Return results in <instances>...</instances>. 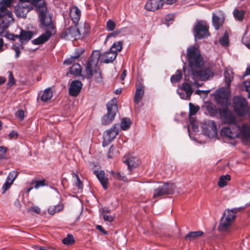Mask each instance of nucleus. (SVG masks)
I'll return each mask as SVG.
<instances>
[{"label": "nucleus", "instance_id": "79ce46f5", "mask_svg": "<svg viewBox=\"0 0 250 250\" xmlns=\"http://www.w3.org/2000/svg\"><path fill=\"white\" fill-rule=\"evenodd\" d=\"M189 116L194 115L200 109L199 107L195 106L191 103L189 104Z\"/></svg>", "mask_w": 250, "mask_h": 250}, {"label": "nucleus", "instance_id": "423d86ee", "mask_svg": "<svg viewBox=\"0 0 250 250\" xmlns=\"http://www.w3.org/2000/svg\"><path fill=\"white\" fill-rule=\"evenodd\" d=\"M107 113L102 118V124L103 125L110 124L114 119L118 112V105L116 100L112 99L106 104Z\"/></svg>", "mask_w": 250, "mask_h": 250}, {"label": "nucleus", "instance_id": "39448f33", "mask_svg": "<svg viewBox=\"0 0 250 250\" xmlns=\"http://www.w3.org/2000/svg\"><path fill=\"white\" fill-rule=\"evenodd\" d=\"M232 105L234 112L238 116L242 117L247 115L250 106L245 98L239 96H234Z\"/></svg>", "mask_w": 250, "mask_h": 250}, {"label": "nucleus", "instance_id": "680f3d73", "mask_svg": "<svg viewBox=\"0 0 250 250\" xmlns=\"http://www.w3.org/2000/svg\"><path fill=\"white\" fill-rule=\"evenodd\" d=\"M110 212H111V210L108 207H104L102 208V214H110Z\"/></svg>", "mask_w": 250, "mask_h": 250}, {"label": "nucleus", "instance_id": "1a4fd4ad", "mask_svg": "<svg viewBox=\"0 0 250 250\" xmlns=\"http://www.w3.org/2000/svg\"><path fill=\"white\" fill-rule=\"evenodd\" d=\"M77 25L71 26L63 31L61 35V38L65 40H76L82 37Z\"/></svg>", "mask_w": 250, "mask_h": 250}, {"label": "nucleus", "instance_id": "2eb2a0df", "mask_svg": "<svg viewBox=\"0 0 250 250\" xmlns=\"http://www.w3.org/2000/svg\"><path fill=\"white\" fill-rule=\"evenodd\" d=\"M123 162L127 166L128 169L129 170V174H131V171L134 168L138 167L141 161L140 159L136 157L129 156L128 157H124L123 158Z\"/></svg>", "mask_w": 250, "mask_h": 250}, {"label": "nucleus", "instance_id": "72a5a7b5", "mask_svg": "<svg viewBox=\"0 0 250 250\" xmlns=\"http://www.w3.org/2000/svg\"><path fill=\"white\" fill-rule=\"evenodd\" d=\"M123 42L121 41H118L114 42L110 48V50L118 54V52H120L123 48Z\"/></svg>", "mask_w": 250, "mask_h": 250}, {"label": "nucleus", "instance_id": "3c124183", "mask_svg": "<svg viewBox=\"0 0 250 250\" xmlns=\"http://www.w3.org/2000/svg\"><path fill=\"white\" fill-rule=\"evenodd\" d=\"M13 183H11L10 181H8L7 179H6V182L4 183V185H3L2 186V189H3V191H2V193L4 194L5 191L8 189H9L11 185Z\"/></svg>", "mask_w": 250, "mask_h": 250}, {"label": "nucleus", "instance_id": "4468645a", "mask_svg": "<svg viewBox=\"0 0 250 250\" xmlns=\"http://www.w3.org/2000/svg\"><path fill=\"white\" fill-rule=\"evenodd\" d=\"M193 74L198 77L201 80L206 81L213 77V72L209 67H208L200 70H195L193 71Z\"/></svg>", "mask_w": 250, "mask_h": 250}, {"label": "nucleus", "instance_id": "338daca9", "mask_svg": "<svg viewBox=\"0 0 250 250\" xmlns=\"http://www.w3.org/2000/svg\"><path fill=\"white\" fill-rule=\"evenodd\" d=\"M117 35L116 34V32H115L114 31L112 32V33H110L109 34H108L107 36H106V38L105 39V42L107 41V40L111 38V37H116Z\"/></svg>", "mask_w": 250, "mask_h": 250}, {"label": "nucleus", "instance_id": "c85d7f7f", "mask_svg": "<svg viewBox=\"0 0 250 250\" xmlns=\"http://www.w3.org/2000/svg\"><path fill=\"white\" fill-rule=\"evenodd\" d=\"M53 96V92L51 88H48L44 90L42 96L41 100L43 102H47L50 100Z\"/></svg>", "mask_w": 250, "mask_h": 250}, {"label": "nucleus", "instance_id": "ddd939ff", "mask_svg": "<svg viewBox=\"0 0 250 250\" xmlns=\"http://www.w3.org/2000/svg\"><path fill=\"white\" fill-rule=\"evenodd\" d=\"M30 6L25 3L20 2L15 6V13L17 17L23 18L30 10Z\"/></svg>", "mask_w": 250, "mask_h": 250}, {"label": "nucleus", "instance_id": "dca6fc26", "mask_svg": "<svg viewBox=\"0 0 250 250\" xmlns=\"http://www.w3.org/2000/svg\"><path fill=\"white\" fill-rule=\"evenodd\" d=\"M83 86L82 83L79 80L73 81L69 88V94L73 97H77L80 93Z\"/></svg>", "mask_w": 250, "mask_h": 250}, {"label": "nucleus", "instance_id": "49530a36", "mask_svg": "<svg viewBox=\"0 0 250 250\" xmlns=\"http://www.w3.org/2000/svg\"><path fill=\"white\" fill-rule=\"evenodd\" d=\"M115 23L111 20H109L106 22V28L108 31H113L115 28Z\"/></svg>", "mask_w": 250, "mask_h": 250}, {"label": "nucleus", "instance_id": "7c9ffc66", "mask_svg": "<svg viewBox=\"0 0 250 250\" xmlns=\"http://www.w3.org/2000/svg\"><path fill=\"white\" fill-rule=\"evenodd\" d=\"M180 90L186 92L187 97H190L193 92L190 84L186 82L183 83Z\"/></svg>", "mask_w": 250, "mask_h": 250}, {"label": "nucleus", "instance_id": "f8f14e48", "mask_svg": "<svg viewBox=\"0 0 250 250\" xmlns=\"http://www.w3.org/2000/svg\"><path fill=\"white\" fill-rule=\"evenodd\" d=\"M204 132L209 138H215L217 135V126L213 121H208L204 128Z\"/></svg>", "mask_w": 250, "mask_h": 250}, {"label": "nucleus", "instance_id": "b1692460", "mask_svg": "<svg viewBox=\"0 0 250 250\" xmlns=\"http://www.w3.org/2000/svg\"><path fill=\"white\" fill-rule=\"evenodd\" d=\"M118 125L117 124H114L109 129L106 131V133L104 134V136L106 137V138L108 140L113 141L118 135L119 133V128L117 127Z\"/></svg>", "mask_w": 250, "mask_h": 250}, {"label": "nucleus", "instance_id": "473e14b6", "mask_svg": "<svg viewBox=\"0 0 250 250\" xmlns=\"http://www.w3.org/2000/svg\"><path fill=\"white\" fill-rule=\"evenodd\" d=\"M109 173L116 180L127 182V178L123 174H121L119 172L111 170Z\"/></svg>", "mask_w": 250, "mask_h": 250}, {"label": "nucleus", "instance_id": "ea45409f", "mask_svg": "<svg viewBox=\"0 0 250 250\" xmlns=\"http://www.w3.org/2000/svg\"><path fill=\"white\" fill-rule=\"evenodd\" d=\"M220 43L223 46H228L229 45V35L225 32L223 37L219 39Z\"/></svg>", "mask_w": 250, "mask_h": 250}, {"label": "nucleus", "instance_id": "a19ab883", "mask_svg": "<svg viewBox=\"0 0 250 250\" xmlns=\"http://www.w3.org/2000/svg\"><path fill=\"white\" fill-rule=\"evenodd\" d=\"M31 184H35L34 187L35 188L37 189L41 187H44L46 185L45 180H33L31 182Z\"/></svg>", "mask_w": 250, "mask_h": 250}, {"label": "nucleus", "instance_id": "c03bdc74", "mask_svg": "<svg viewBox=\"0 0 250 250\" xmlns=\"http://www.w3.org/2000/svg\"><path fill=\"white\" fill-rule=\"evenodd\" d=\"M21 45V44L15 43L12 46V49L15 52V58L17 59L20 57L21 53L19 47Z\"/></svg>", "mask_w": 250, "mask_h": 250}, {"label": "nucleus", "instance_id": "864d4df0", "mask_svg": "<svg viewBox=\"0 0 250 250\" xmlns=\"http://www.w3.org/2000/svg\"><path fill=\"white\" fill-rule=\"evenodd\" d=\"M6 151V147L3 146H0V160L4 158Z\"/></svg>", "mask_w": 250, "mask_h": 250}, {"label": "nucleus", "instance_id": "cd10ccee", "mask_svg": "<svg viewBox=\"0 0 250 250\" xmlns=\"http://www.w3.org/2000/svg\"><path fill=\"white\" fill-rule=\"evenodd\" d=\"M230 176L229 174L221 176L219 179L218 185L220 188H223L227 185L228 181L230 180Z\"/></svg>", "mask_w": 250, "mask_h": 250}, {"label": "nucleus", "instance_id": "f3484780", "mask_svg": "<svg viewBox=\"0 0 250 250\" xmlns=\"http://www.w3.org/2000/svg\"><path fill=\"white\" fill-rule=\"evenodd\" d=\"M43 29L46 30V32L37 39L32 40V42L34 44L39 45L47 41L53 34L52 31L55 29V27L54 26L53 29H49V28Z\"/></svg>", "mask_w": 250, "mask_h": 250}, {"label": "nucleus", "instance_id": "e2e57ef3", "mask_svg": "<svg viewBox=\"0 0 250 250\" xmlns=\"http://www.w3.org/2000/svg\"><path fill=\"white\" fill-rule=\"evenodd\" d=\"M110 212H111V210L108 207H104L102 208V214H110Z\"/></svg>", "mask_w": 250, "mask_h": 250}, {"label": "nucleus", "instance_id": "6ab92c4d", "mask_svg": "<svg viewBox=\"0 0 250 250\" xmlns=\"http://www.w3.org/2000/svg\"><path fill=\"white\" fill-rule=\"evenodd\" d=\"M216 102L221 106L228 107L230 105V102L227 94L224 92H220L215 97Z\"/></svg>", "mask_w": 250, "mask_h": 250}, {"label": "nucleus", "instance_id": "7ed1b4c3", "mask_svg": "<svg viewBox=\"0 0 250 250\" xmlns=\"http://www.w3.org/2000/svg\"><path fill=\"white\" fill-rule=\"evenodd\" d=\"M187 60L189 67L194 71L195 68H202L204 63V60L200 50L195 46H191L187 50Z\"/></svg>", "mask_w": 250, "mask_h": 250}, {"label": "nucleus", "instance_id": "de8ad7c7", "mask_svg": "<svg viewBox=\"0 0 250 250\" xmlns=\"http://www.w3.org/2000/svg\"><path fill=\"white\" fill-rule=\"evenodd\" d=\"M84 49L82 47L78 48L75 49L74 53V58L77 60L83 53Z\"/></svg>", "mask_w": 250, "mask_h": 250}, {"label": "nucleus", "instance_id": "58836bf2", "mask_svg": "<svg viewBox=\"0 0 250 250\" xmlns=\"http://www.w3.org/2000/svg\"><path fill=\"white\" fill-rule=\"evenodd\" d=\"M82 27L80 28V31L81 35H85L87 34L90 31V26L88 23L84 22L83 25Z\"/></svg>", "mask_w": 250, "mask_h": 250}, {"label": "nucleus", "instance_id": "c9c22d12", "mask_svg": "<svg viewBox=\"0 0 250 250\" xmlns=\"http://www.w3.org/2000/svg\"><path fill=\"white\" fill-rule=\"evenodd\" d=\"M212 21L213 25L216 30H218L222 23L220 22V19L219 17L216 16L215 14H212Z\"/></svg>", "mask_w": 250, "mask_h": 250}, {"label": "nucleus", "instance_id": "0eeeda50", "mask_svg": "<svg viewBox=\"0 0 250 250\" xmlns=\"http://www.w3.org/2000/svg\"><path fill=\"white\" fill-rule=\"evenodd\" d=\"M176 186L173 183H163L153 190V198H157L163 196L172 194Z\"/></svg>", "mask_w": 250, "mask_h": 250}, {"label": "nucleus", "instance_id": "393cba45", "mask_svg": "<svg viewBox=\"0 0 250 250\" xmlns=\"http://www.w3.org/2000/svg\"><path fill=\"white\" fill-rule=\"evenodd\" d=\"M82 68L81 65L78 63H75L72 65L69 68V73L73 75H80L82 77V80L85 79V77L81 74Z\"/></svg>", "mask_w": 250, "mask_h": 250}, {"label": "nucleus", "instance_id": "052dcab7", "mask_svg": "<svg viewBox=\"0 0 250 250\" xmlns=\"http://www.w3.org/2000/svg\"><path fill=\"white\" fill-rule=\"evenodd\" d=\"M177 93L180 96V98L183 99H187L189 98L190 97H187V94L184 93L183 91L180 92L179 90H177Z\"/></svg>", "mask_w": 250, "mask_h": 250}, {"label": "nucleus", "instance_id": "f257e3e1", "mask_svg": "<svg viewBox=\"0 0 250 250\" xmlns=\"http://www.w3.org/2000/svg\"><path fill=\"white\" fill-rule=\"evenodd\" d=\"M117 56V53H114L111 50L102 56H101V53L99 51H93L86 63V78L91 79L92 77L93 70L95 73L97 72V66L99 60L101 62L108 63L113 62L116 58Z\"/></svg>", "mask_w": 250, "mask_h": 250}, {"label": "nucleus", "instance_id": "69168bd1", "mask_svg": "<svg viewBox=\"0 0 250 250\" xmlns=\"http://www.w3.org/2000/svg\"><path fill=\"white\" fill-rule=\"evenodd\" d=\"M104 141L103 142V146H107L108 144L111 142L112 141L111 140H108V139L106 138V137H105V136H104Z\"/></svg>", "mask_w": 250, "mask_h": 250}, {"label": "nucleus", "instance_id": "09e8293b", "mask_svg": "<svg viewBox=\"0 0 250 250\" xmlns=\"http://www.w3.org/2000/svg\"><path fill=\"white\" fill-rule=\"evenodd\" d=\"M244 89L248 93V98H250V81H246L243 83Z\"/></svg>", "mask_w": 250, "mask_h": 250}, {"label": "nucleus", "instance_id": "f704fd0d", "mask_svg": "<svg viewBox=\"0 0 250 250\" xmlns=\"http://www.w3.org/2000/svg\"><path fill=\"white\" fill-rule=\"evenodd\" d=\"M182 78L181 70H177L176 74L173 75L170 78V81L172 83L179 82Z\"/></svg>", "mask_w": 250, "mask_h": 250}, {"label": "nucleus", "instance_id": "f03ea898", "mask_svg": "<svg viewBox=\"0 0 250 250\" xmlns=\"http://www.w3.org/2000/svg\"><path fill=\"white\" fill-rule=\"evenodd\" d=\"M31 3L38 14L40 26L42 28L53 29L52 17L48 13L44 0H31Z\"/></svg>", "mask_w": 250, "mask_h": 250}, {"label": "nucleus", "instance_id": "0e129e2a", "mask_svg": "<svg viewBox=\"0 0 250 250\" xmlns=\"http://www.w3.org/2000/svg\"><path fill=\"white\" fill-rule=\"evenodd\" d=\"M97 229H98L99 230H100L101 232H102L104 234H106L107 233V231H106L103 227L101 225H97L96 226Z\"/></svg>", "mask_w": 250, "mask_h": 250}, {"label": "nucleus", "instance_id": "9b49d317", "mask_svg": "<svg viewBox=\"0 0 250 250\" xmlns=\"http://www.w3.org/2000/svg\"><path fill=\"white\" fill-rule=\"evenodd\" d=\"M239 125L237 124H232L230 126L223 127L221 133L229 138L234 139L239 136Z\"/></svg>", "mask_w": 250, "mask_h": 250}, {"label": "nucleus", "instance_id": "13d9d810", "mask_svg": "<svg viewBox=\"0 0 250 250\" xmlns=\"http://www.w3.org/2000/svg\"><path fill=\"white\" fill-rule=\"evenodd\" d=\"M28 210L31 212H33L37 214H39L41 211L40 208L38 206H32L28 209Z\"/></svg>", "mask_w": 250, "mask_h": 250}, {"label": "nucleus", "instance_id": "20e7f679", "mask_svg": "<svg viewBox=\"0 0 250 250\" xmlns=\"http://www.w3.org/2000/svg\"><path fill=\"white\" fill-rule=\"evenodd\" d=\"M238 208H234L231 209H226L223 213L218 226V229L220 231H227L234 221Z\"/></svg>", "mask_w": 250, "mask_h": 250}, {"label": "nucleus", "instance_id": "bb28decb", "mask_svg": "<svg viewBox=\"0 0 250 250\" xmlns=\"http://www.w3.org/2000/svg\"><path fill=\"white\" fill-rule=\"evenodd\" d=\"M204 232L201 230L191 231L185 236V238L187 240L191 241L202 236Z\"/></svg>", "mask_w": 250, "mask_h": 250}, {"label": "nucleus", "instance_id": "412c9836", "mask_svg": "<svg viewBox=\"0 0 250 250\" xmlns=\"http://www.w3.org/2000/svg\"><path fill=\"white\" fill-rule=\"evenodd\" d=\"M70 16L75 25H77L81 16V11L76 5H73L71 9Z\"/></svg>", "mask_w": 250, "mask_h": 250}, {"label": "nucleus", "instance_id": "a18cd8bd", "mask_svg": "<svg viewBox=\"0 0 250 250\" xmlns=\"http://www.w3.org/2000/svg\"><path fill=\"white\" fill-rule=\"evenodd\" d=\"M18 173H19L18 172L15 171H11L7 176L6 179L13 183L15 178L17 177Z\"/></svg>", "mask_w": 250, "mask_h": 250}, {"label": "nucleus", "instance_id": "6e6d98bb", "mask_svg": "<svg viewBox=\"0 0 250 250\" xmlns=\"http://www.w3.org/2000/svg\"><path fill=\"white\" fill-rule=\"evenodd\" d=\"M76 60H77V59L74 58V56H71L63 62V64L70 65L74 62Z\"/></svg>", "mask_w": 250, "mask_h": 250}, {"label": "nucleus", "instance_id": "4be33fe9", "mask_svg": "<svg viewBox=\"0 0 250 250\" xmlns=\"http://www.w3.org/2000/svg\"><path fill=\"white\" fill-rule=\"evenodd\" d=\"M34 35V32L31 31H25L23 29H21L20 35H18V39H20V42L21 44L24 43V42H27L30 41Z\"/></svg>", "mask_w": 250, "mask_h": 250}, {"label": "nucleus", "instance_id": "bf43d9fd", "mask_svg": "<svg viewBox=\"0 0 250 250\" xmlns=\"http://www.w3.org/2000/svg\"><path fill=\"white\" fill-rule=\"evenodd\" d=\"M75 176L77 179V183L76 184V185L77 187H78L79 188L82 189L83 187V183L81 182L80 178L79 177V176L78 175H75Z\"/></svg>", "mask_w": 250, "mask_h": 250}, {"label": "nucleus", "instance_id": "a211bd4d", "mask_svg": "<svg viewBox=\"0 0 250 250\" xmlns=\"http://www.w3.org/2000/svg\"><path fill=\"white\" fill-rule=\"evenodd\" d=\"M164 4V0H148L145 7L147 11H155L161 8Z\"/></svg>", "mask_w": 250, "mask_h": 250}, {"label": "nucleus", "instance_id": "5fc2aeb1", "mask_svg": "<svg viewBox=\"0 0 250 250\" xmlns=\"http://www.w3.org/2000/svg\"><path fill=\"white\" fill-rule=\"evenodd\" d=\"M5 37H6L8 39L12 41H15L16 39H18V35H15L8 32L6 33Z\"/></svg>", "mask_w": 250, "mask_h": 250}, {"label": "nucleus", "instance_id": "c756f323", "mask_svg": "<svg viewBox=\"0 0 250 250\" xmlns=\"http://www.w3.org/2000/svg\"><path fill=\"white\" fill-rule=\"evenodd\" d=\"M225 82L228 87L230 85L231 82L233 80V72L231 70H226L224 72Z\"/></svg>", "mask_w": 250, "mask_h": 250}, {"label": "nucleus", "instance_id": "aec40b11", "mask_svg": "<svg viewBox=\"0 0 250 250\" xmlns=\"http://www.w3.org/2000/svg\"><path fill=\"white\" fill-rule=\"evenodd\" d=\"M94 174L97 177L103 188L104 189H107L108 187V179L105 176L104 171L101 170L99 171L97 170H95L94 171Z\"/></svg>", "mask_w": 250, "mask_h": 250}, {"label": "nucleus", "instance_id": "9d476101", "mask_svg": "<svg viewBox=\"0 0 250 250\" xmlns=\"http://www.w3.org/2000/svg\"><path fill=\"white\" fill-rule=\"evenodd\" d=\"M218 111L220 119L224 123L229 125L236 124L235 116L228 107L219 108Z\"/></svg>", "mask_w": 250, "mask_h": 250}, {"label": "nucleus", "instance_id": "6e6552de", "mask_svg": "<svg viewBox=\"0 0 250 250\" xmlns=\"http://www.w3.org/2000/svg\"><path fill=\"white\" fill-rule=\"evenodd\" d=\"M209 26L205 21H198L194 25V36L195 39L200 40L206 38L210 35L208 31Z\"/></svg>", "mask_w": 250, "mask_h": 250}, {"label": "nucleus", "instance_id": "4d7b16f0", "mask_svg": "<svg viewBox=\"0 0 250 250\" xmlns=\"http://www.w3.org/2000/svg\"><path fill=\"white\" fill-rule=\"evenodd\" d=\"M208 109L209 113L212 116H214L217 113V109L215 106H209Z\"/></svg>", "mask_w": 250, "mask_h": 250}, {"label": "nucleus", "instance_id": "e433bc0d", "mask_svg": "<svg viewBox=\"0 0 250 250\" xmlns=\"http://www.w3.org/2000/svg\"><path fill=\"white\" fill-rule=\"evenodd\" d=\"M62 242L66 245H71L75 242L74 238L72 234H68L66 237L62 240Z\"/></svg>", "mask_w": 250, "mask_h": 250}, {"label": "nucleus", "instance_id": "37998d69", "mask_svg": "<svg viewBox=\"0 0 250 250\" xmlns=\"http://www.w3.org/2000/svg\"><path fill=\"white\" fill-rule=\"evenodd\" d=\"M8 82L7 83V85L10 87L12 85H13L15 83V80L14 77L13 75V73L12 71H8Z\"/></svg>", "mask_w": 250, "mask_h": 250}, {"label": "nucleus", "instance_id": "4c0bfd02", "mask_svg": "<svg viewBox=\"0 0 250 250\" xmlns=\"http://www.w3.org/2000/svg\"><path fill=\"white\" fill-rule=\"evenodd\" d=\"M245 13V12L244 10H239L235 9L233 12V16L239 21H242L243 20Z\"/></svg>", "mask_w": 250, "mask_h": 250}, {"label": "nucleus", "instance_id": "2f4dec72", "mask_svg": "<svg viewBox=\"0 0 250 250\" xmlns=\"http://www.w3.org/2000/svg\"><path fill=\"white\" fill-rule=\"evenodd\" d=\"M131 122L129 118L124 117L121 122V128L123 130H127L130 127Z\"/></svg>", "mask_w": 250, "mask_h": 250}, {"label": "nucleus", "instance_id": "5701e85b", "mask_svg": "<svg viewBox=\"0 0 250 250\" xmlns=\"http://www.w3.org/2000/svg\"><path fill=\"white\" fill-rule=\"evenodd\" d=\"M239 135H241L244 141L250 142V126L245 124L241 127L239 125Z\"/></svg>", "mask_w": 250, "mask_h": 250}, {"label": "nucleus", "instance_id": "a878e982", "mask_svg": "<svg viewBox=\"0 0 250 250\" xmlns=\"http://www.w3.org/2000/svg\"><path fill=\"white\" fill-rule=\"evenodd\" d=\"M144 87L142 85L138 86L136 89L135 97L134 102L135 104H138L139 103L144 95Z\"/></svg>", "mask_w": 250, "mask_h": 250}, {"label": "nucleus", "instance_id": "774afa93", "mask_svg": "<svg viewBox=\"0 0 250 250\" xmlns=\"http://www.w3.org/2000/svg\"><path fill=\"white\" fill-rule=\"evenodd\" d=\"M18 134L17 132L13 131L9 133V136L10 138H12L13 137H17Z\"/></svg>", "mask_w": 250, "mask_h": 250}, {"label": "nucleus", "instance_id": "603ef678", "mask_svg": "<svg viewBox=\"0 0 250 250\" xmlns=\"http://www.w3.org/2000/svg\"><path fill=\"white\" fill-rule=\"evenodd\" d=\"M102 216L105 221L112 222L114 221V216L110 215V214H102Z\"/></svg>", "mask_w": 250, "mask_h": 250}, {"label": "nucleus", "instance_id": "8fccbe9b", "mask_svg": "<svg viewBox=\"0 0 250 250\" xmlns=\"http://www.w3.org/2000/svg\"><path fill=\"white\" fill-rule=\"evenodd\" d=\"M16 116L19 118V119L21 121H23L24 117V112L23 110H18L16 114Z\"/></svg>", "mask_w": 250, "mask_h": 250}]
</instances>
